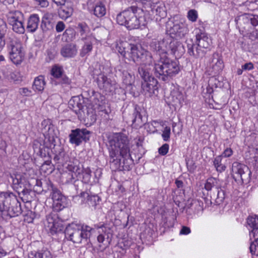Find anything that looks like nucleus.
I'll return each mask as SVG.
<instances>
[{"mask_svg": "<svg viewBox=\"0 0 258 258\" xmlns=\"http://www.w3.org/2000/svg\"><path fill=\"white\" fill-rule=\"evenodd\" d=\"M77 29L81 36L82 40L97 39L95 36L91 33L89 27L85 22L79 23L77 25Z\"/></svg>", "mask_w": 258, "mask_h": 258, "instance_id": "obj_21", "label": "nucleus"}, {"mask_svg": "<svg viewBox=\"0 0 258 258\" xmlns=\"http://www.w3.org/2000/svg\"><path fill=\"white\" fill-rule=\"evenodd\" d=\"M256 246L257 244L255 242V240L251 243V244L250 245V251L251 253L252 254H255L256 249Z\"/></svg>", "mask_w": 258, "mask_h": 258, "instance_id": "obj_63", "label": "nucleus"}, {"mask_svg": "<svg viewBox=\"0 0 258 258\" xmlns=\"http://www.w3.org/2000/svg\"><path fill=\"white\" fill-rule=\"evenodd\" d=\"M7 48L10 59L16 64L22 62L24 57V52L22 51V44L16 39H10L7 43Z\"/></svg>", "mask_w": 258, "mask_h": 258, "instance_id": "obj_9", "label": "nucleus"}, {"mask_svg": "<svg viewBox=\"0 0 258 258\" xmlns=\"http://www.w3.org/2000/svg\"><path fill=\"white\" fill-rule=\"evenodd\" d=\"M247 225L252 228L249 231L250 235L252 234L253 237L258 235V216L256 215L249 216L247 218Z\"/></svg>", "mask_w": 258, "mask_h": 258, "instance_id": "obj_29", "label": "nucleus"}, {"mask_svg": "<svg viewBox=\"0 0 258 258\" xmlns=\"http://www.w3.org/2000/svg\"><path fill=\"white\" fill-rule=\"evenodd\" d=\"M95 40V39H88L83 40L84 42V44L83 46L82 49H81L80 52V55L81 57H83L85 56L86 55H88L89 53L92 50V43Z\"/></svg>", "mask_w": 258, "mask_h": 258, "instance_id": "obj_33", "label": "nucleus"}, {"mask_svg": "<svg viewBox=\"0 0 258 258\" xmlns=\"http://www.w3.org/2000/svg\"><path fill=\"white\" fill-rule=\"evenodd\" d=\"M123 83L126 86V88L128 87L130 89H132V84L134 82V78L127 72L123 73L122 77Z\"/></svg>", "mask_w": 258, "mask_h": 258, "instance_id": "obj_44", "label": "nucleus"}, {"mask_svg": "<svg viewBox=\"0 0 258 258\" xmlns=\"http://www.w3.org/2000/svg\"><path fill=\"white\" fill-rule=\"evenodd\" d=\"M110 166L114 170L129 171L133 166L129 141L122 133H115L107 137Z\"/></svg>", "mask_w": 258, "mask_h": 258, "instance_id": "obj_1", "label": "nucleus"}, {"mask_svg": "<svg viewBox=\"0 0 258 258\" xmlns=\"http://www.w3.org/2000/svg\"><path fill=\"white\" fill-rule=\"evenodd\" d=\"M7 29L6 23L3 19L0 18V34H5Z\"/></svg>", "mask_w": 258, "mask_h": 258, "instance_id": "obj_55", "label": "nucleus"}, {"mask_svg": "<svg viewBox=\"0 0 258 258\" xmlns=\"http://www.w3.org/2000/svg\"><path fill=\"white\" fill-rule=\"evenodd\" d=\"M116 20L117 24L125 26L128 30L138 29L145 25L143 10L136 6L129 7L120 12L117 15Z\"/></svg>", "mask_w": 258, "mask_h": 258, "instance_id": "obj_4", "label": "nucleus"}, {"mask_svg": "<svg viewBox=\"0 0 258 258\" xmlns=\"http://www.w3.org/2000/svg\"><path fill=\"white\" fill-rule=\"evenodd\" d=\"M73 12V9L71 7H64L59 11V15L62 18H68Z\"/></svg>", "mask_w": 258, "mask_h": 258, "instance_id": "obj_47", "label": "nucleus"}, {"mask_svg": "<svg viewBox=\"0 0 258 258\" xmlns=\"http://www.w3.org/2000/svg\"><path fill=\"white\" fill-rule=\"evenodd\" d=\"M169 145L167 144H163L161 147L159 148V153L161 155H165L168 152Z\"/></svg>", "mask_w": 258, "mask_h": 258, "instance_id": "obj_53", "label": "nucleus"}, {"mask_svg": "<svg viewBox=\"0 0 258 258\" xmlns=\"http://www.w3.org/2000/svg\"><path fill=\"white\" fill-rule=\"evenodd\" d=\"M94 14L97 17L101 18L106 14V8L102 3L97 4L94 9Z\"/></svg>", "mask_w": 258, "mask_h": 258, "instance_id": "obj_43", "label": "nucleus"}, {"mask_svg": "<svg viewBox=\"0 0 258 258\" xmlns=\"http://www.w3.org/2000/svg\"><path fill=\"white\" fill-rule=\"evenodd\" d=\"M132 122L133 124L138 126H141L143 124L142 120V116L140 112L135 108L131 116Z\"/></svg>", "mask_w": 258, "mask_h": 258, "instance_id": "obj_38", "label": "nucleus"}, {"mask_svg": "<svg viewBox=\"0 0 258 258\" xmlns=\"http://www.w3.org/2000/svg\"><path fill=\"white\" fill-rule=\"evenodd\" d=\"M232 154L233 151L232 150V149L231 148H227L224 150L222 155H221L220 156H222V158L223 157H229L232 155Z\"/></svg>", "mask_w": 258, "mask_h": 258, "instance_id": "obj_56", "label": "nucleus"}, {"mask_svg": "<svg viewBox=\"0 0 258 258\" xmlns=\"http://www.w3.org/2000/svg\"><path fill=\"white\" fill-rule=\"evenodd\" d=\"M221 186L219 183L217 179L213 177L209 178L205 184V188L211 194L218 190Z\"/></svg>", "mask_w": 258, "mask_h": 258, "instance_id": "obj_30", "label": "nucleus"}, {"mask_svg": "<svg viewBox=\"0 0 258 258\" xmlns=\"http://www.w3.org/2000/svg\"><path fill=\"white\" fill-rule=\"evenodd\" d=\"M150 46L152 50L157 52L160 56L158 61L154 63V76L163 81H169L180 71L178 61L170 59L166 54L164 38L160 41H152Z\"/></svg>", "mask_w": 258, "mask_h": 258, "instance_id": "obj_2", "label": "nucleus"}, {"mask_svg": "<svg viewBox=\"0 0 258 258\" xmlns=\"http://www.w3.org/2000/svg\"><path fill=\"white\" fill-rule=\"evenodd\" d=\"M170 127L169 126H165L162 134V137L164 141H168L170 137Z\"/></svg>", "mask_w": 258, "mask_h": 258, "instance_id": "obj_52", "label": "nucleus"}, {"mask_svg": "<svg viewBox=\"0 0 258 258\" xmlns=\"http://www.w3.org/2000/svg\"><path fill=\"white\" fill-rule=\"evenodd\" d=\"M190 232V229L189 227L186 226H182L180 230V234L187 235Z\"/></svg>", "mask_w": 258, "mask_h": 258, "instance_id": "obj_62", "label": "nucleus"}, {"mask_svg": "<svg viewBox=\"0 0 258 258\" xmlns=\"http://www.w3.org/2000/svg\"><path fill=\"white\" fill-rule=\"evenodd\" d=\"M68 202L65 197H61L60 200L53 202L52 207L54 211L59 212L67 206Z\"/></svg>", "mask_w": 258, "mask_h": 258, "instance_id": "obj_36", "label": "nucleus"}, {"mask_svg": "<svg viewBox=\"0 0 258 258\" xmlns=\"http://www.w3.org/2000/svg\"><path fill=\"white\" fill-rule=\"evenodd\" d=\"M60 52L63 57H74L77 55L78 52L77 45L72 43L66 44L61 47Z\"/></svg>", "mask_w": 258, "mask_h": 258, "instance_id": "obj_23", "label": "nucleus"}, {"mask_svg": "<svg viewBox=\"0 0 258 258\" xmlns=\"http://www.w3.org/2000/svg\"><path fill=\"white\" fill-rule=\"evenodd\" d=\"M65 28V25L62 21H59L56 25V31L57 32H62Z\"/></svg>", "mask_w": 258, "mask_h": 258, "instance_id": "obj_57", "label": "nucleus"}, {"mask_svg": "<svg viewBox=\"0 0 258 258\" xmlns=\"http://www.w3.org/2000/svg\"><path fill=\"white\" fill-rule=\"evenodd\" d=\"M87 195V203L90 206L95 207L99 203L100 199L97 195H89L88 193L82 192L81 193V197H85Z\"/></svg>", "mask_w": 258, "mask_h": 258, "instance_id": "obj_40", "label": "nucleus"}, {"mask_svg": "<svg viewBox=\"0 0 258 258\" xmlns=\"http://www.w3.org/2000/svg\"><path fill=\"white\" fill-rule=\"evenodd\" d=\"M222 159L221 156H218L214 159L213 161L214 165L216 168L217 171L220 172H222L226 169V166L221 163Z\"/></svg>", "mask_w": 258, "mask_h": 258, "instance_id": "obj_45", "label": "nucleus"}, {"mask_svg": "<svg viewBox=\"0 0 258 258\" xmlns=\"http://www.w3.org/2000/svg\"><path fill=\"white\" fill-rule=\"evenodd\" d=\"M187 53L195 58H202L206 53V50L202 49L196 43L187 44Z\"/></svg>", "mask_w": 258, "mask_h": 258, "instance_id": "obj_26", "label": "nucleus"}, {"mask_svg": "<svg viewBox=\"0 0 258 258\" xmlns=\"http://www.w3.org/2000/svg\"><path fill=\"white\" fill-rule=\"evenodd\" d=\"M58 79L60 80L59 83L62 84L69 85L71 83V80L63 74Z\"/></svg>", "mask_w": 258, "mask_h": 258, "instance_id": "obj_54", "label": "nucleus"}, {"mask_svg": "<svg viewBox=\"0 0 258 258\" xmlns=\"http://www.w3.org/2000/svg\"><path fill=\"white\" fill-rule=\"evenodd\" d=\"M28 258H51L50 252L47 250L31 251Z\"/></svg>", "mask_w": 258, "mask_h": 258, "instance_id": "obj_34", "label": "nucleus"}, {"mask_svg": "<svg viewBox=\"0 0 258 258\" xmlns=\"http://www.w3.org/2000/svg\"><path fill=\"white\" fill-rule=\"evenodd\" d=\"M83 177L82 181L85 183H89L91 182V170L89 167L84 168L82 169Z\"/></svg>", "mask_w": 258, "mask_h": 258, "instance_id": "obj_46", "label": "nucleus"}, {"mask_svg": "<svg viewBox=\"0 0 258 258\" xmlns=\"http://www.w3.org/2000/svg\"><path fill=\"white\" fill-rule=\"evenodd\" d=\"M50 16V14H45L42 17L40 27L43 32L50 30L53 28V24L49 19Z\"/></svg>", "mask_w": 258, "mask_h": 258, "instance_id": "obj_32", "label": "nucleus"}, {"mask_svg": "<svg viewBox=\"0 0 258 258\" xmlns=\"http://www.w3.org/2000/svg\"><path fill=\"white\" fill-rule=\"evenodd\" d=\"M54 149V152H56L55 150ZM62 157V153L60 151H59V153L57 154L56 153H55V155L53 157V160L55 162V163H58L60 159Z\"/></svg>", "mask_w": 258, "mask_h": 258, "instance_id": "obj_61", "label": "nucleus"}, {"mask_svg": "<svg viewBox=\"0 0 258 258\" xmlns=\"http://www.w3.org/2000/svg\"><path fill=\"white\" fill-rule=\"evenodd\" d=\"M63 73L62 67L54 66L52 68L51 75L55 78L58 79Z\"/></svg>", "mask_w": 258, "mask_h": 258, "instance_id": "obj_48", "label": "nucleus"}, {"mask_svg": "<svg viewBox=\"0 0 258 258\" xmlns=\"http://www.w3.org/2000/svg\"><path fill=\"white\" fill-rule=\"evenodd\" d=\"M45 85L44 76L40 75L36 77L34 81L33 88L38 91H42Z\"/></svg>", "mask_w": 258, "mask_h": 258, "instance_id": "obj_37", "label": "nucleus"}, {"mask_svg": "<svg viewBox=\"0 0 258 258\" xmlns=\"http://www.w3.org/2000/svg\"><path fill=\"white\" fill-rule=\"evenodd\" d=\"M171 97L172 98V102L174 103L175 105L181 104L184 100L182 94L177 90H174L171 92Z\"/></svg>", "mask_w": 258, "mask_h": 258, "instance_id": "obj_42", "label": "nucleus"}, {"mask_svg": "<svg viewBox=\"0 0 258 258\" xmlns=\"http://www.w3.org/2000/svg\"><path fill=\"white\" fill-rule=\"evenodd\" d=\"M36 2L42 8H45L48 6L47 0H36Z\"/></svg>", "mask_w": 258, "mask_h": 258, "instance_id": "obj_60", "label": "nucleus"}, {"mask_svg": "<svg viewBox=\"0 0 258 258\" xmlns=\"http://www.w3.org/2000/svg\"><path fill=\"white\" fill-rule=\"evenodd\" d=\"M95 228L100 229L101 231H99L100 233L97 236V241L99 243H102L105 240V236L103 233L109 237V234H112V230L111 227L109 226L107 223L103 224L99 223L94 225Z\"/></svg>", "mask_w": 258, "mask_h": 258, "instance_id": "obj_24", "label": "nucleus"}, {"mask_svg": "<svg viewBox=\"0 0 258 258\" xmlns=\"http://www.w3.org/2000/svg\"><path fill=\"white\" fill-rule=\"evenodd\" d=\"M52 227V228L47 229L52 234L62 232L64 228L62 221L59 219H58L57 221L54 222Z\"/></svg>", "mask_w": 258, "mask_h": 258, "instance_id": "obj_39", "label": "nucleus"}, {"mask_svg": "<svg viewBox=\"0 0 258 258\" xmlns=\"http://www.w3.org/2000/svg\"><path fill=\"white\" fill-rule=\"evenodd\" d=\"M211 62L212 64V69L214 75H217L224 68L223 61L222 58L217 53H214L212 56Z\"/></svg>", "mask_w": 258, "mask_h": 258, "instance_id": "obj_25", "label": "nucleus"}, {"mask_svg": "<svg viewBox=\"0 0 258 258\" xmlns=\"http://www.w3.org/2000/svg\"><path fill=\"white\" fill-rule=\"evenodd\" d=\"M95 228L87 225H79L75 223L69 224L65 229L66 238L74 243L80 244L87 242Z\"/></svg>", "mask_w": 258, "mask_h": 258, "instance_id": "obj_6", "label": "nucleus"}, {"mask_svg": "<svg viewBox=\"0 0 258 258\" xmlns=\"http://www.w3.org/2000/svg\"><path fill=\"white\" fill-rule=\"evenodd\" d=\"M8 22L15 32L19 34H23L25 32L23 24L24 15L22 12L16 11L10 13L8 16Z\"/></svg>", "mask_w": 258, "mask_h": 258, "instance_id": "obj_14", "label": "nucleus"}, {"mask_svg": "<svg viewBox=\"0 0 258 258\" xmlns=\"http://www.w3.org/2000/svg\"><path fill=\"white\" fill-rule=\"evenodd\" d=\"M96 82L100 89L106 92H112L116 89V83L110 79L108 78L104 74H100L96 78Z\"/></svg>", "mask_w": 258, "mask_h": 258, "instance_id": "obj_17", "label": "nucleus"}, {"mask_svg": "<svg viewBox=\"0 0 258 258\" xmlns=\"http://www.w3.org/2000/svg\"><path fill=\"white\" fill-rule=\"evenodd\" d=\"M12 180V187L17 191L20 198L24 203H30L33 199L31 186L27 178L22 173H14L11 175Z\"/></svg>", "mask_w": 258, "mask_h": 258, "instance_id": "obj_7", "label": "nucleus"}, {"mask_svg": "<svg viewBox=\"0 0 258 258\" xmlns=\"http://www.w3.org/2000/svg\"><path fill=\"white\" fill-rule=\"evenodd\" d=\"M164 38V47L166 48V54L168 51L170 50L171 52L175 54L177 52H184V48L182 44L175 38L168 35Z\"/></svg>", "mask_w": 258, "mask_h": 258, "instance_id": "obj_18", "label": "nucleus"}, {"mask_svg": "<svg viewBox=\"0 0 258 258\" xmlns=\"http://www.w3.org/2000/svg\"><path fill=\"white\" fill-rule=\"evenodd\" d=\"M69 106L76 114L82 110L84 105L82 103V100L77 97H74L69 102Z\"/></svg>", "mask_w": 258, "mask_h": 258, "instance_id": "obj_31", "label": "nucleus"}, {"mask_svg": "<svg viewBox=\"0 0 258 258\" xmlns=\"http://www.w3.org/2000/svg\"><path fill=\"white\" fill-rule=\"evenodd\" d=\"M241 67L243 71H250L252 70L254 68L253 64L251 62L246 63Z\"/></svg>", "mask_w": 258, "mask_h": 258, "instance_id": "obj_58", "label": "nucleus"}, {"mask_svg": "<svg viewBox=\"0 0 258 258\" xmlns=\"http://www.w3.org/2000/svg\"><path fill=\"white\" fill-rule=\"evenodd\" d=\"M127 43L121 44V46L117 47V50L119 53L123 56L125 57V54L127 52V51H130L128 48V45L126 44Z\"/></svg>", "mask_w": 258, "mask_h": 258, "instance_id": "obj_51", "label": "nucleus"}, {"mask_svg": "<svg viewBox=\"0 0 258 258\" xmlns=\"http://www.w3.org/2000/svg\"><path fill=\"white\" fill-rule=\"evenodd\" d=\"M216 191L210 194L211 197L210 203L214 205H219L221 204L225 199V193L224 190L220 187Z\"/></svg>", "mask_w": 258, "mask_h": 258, "instance_id": "obj_27", "label": "nucleus"}, {"mask_svg": "<svg viewBox=\"0 0 258 258\" xmlns=\"http://www.w3.org/2000/svg\"><path fill=\"white\" fill-rule=\"evenodd\" d=\"M30 93L31 91L29 90V89L27 88H23L20 89V93L22 95L28 96Z\"/></svg>", "mask_w": 258, "mask_h": 258, "instance_id": "obj_64", "label": "nucleus"}, {"mask_svg": "<svg viewBox=\"0 0 258 258\" xmlns=\"http://www.w3.org/2000/svg\"><path fill=\"white\" fill-rule=\"evenodd\" d=\"M231 172L235 180H241L242 183L249 179L251 174V172L247 166L238 162L233 163Z\"/></svg>", "mask_w": 258, "mask_h": 258, "instance_id": "obj_12", "label": "nucleus"}, {"mask_svg": "<svg viewBox=\"0 0 258 258\" xmlns=\"http://www.w3.org/2000/svg\"><path fill=\"white\" fill-rule=\"evenodd\" d=\"M196 40L195 43L202 49L207 51L209 49L211 40L207 34L203 31L199 29L196 32Z\"/></svg>", "mask_w": 258, "mask_h": 258, "instance_id": "obj_20", "label": "nucleus"}, {"mask_svg": "<svg viewBox=\"0 0 258 258\" xmlns=\"http://www.w3.org/2000/svg\"><path fill=\"white\" fill-rule=\"evenodd\" d=\"M116 20L117 24L125 26L128 30L138 29L145 25L143 10L136 6L129 7L120 12L117 15Z\"/></svg>", "mask_w": 258, "mask_h": 258, "instance_id": "obj_3", "label": "nucleus"}, {"mask_svg": "<svg viewBox=\"0 0 258 258\" xmlns=\"http://www.w3.org/2000/svg\"><path fill=\"white\" fill-rule=\"evenodd\" d=\"M39 22L40 20L37 14L31 15L27 21L26 30L30 33L35 32L38 28Z\"/></svg>", "mask_w": 258, "mask_h": 258, "instance_id": "obj_28", "label": "nucleus"}, {"mask_svg": "<svg viewBox=\"0 0 258 258\" xmlns=\"http://www.w3.org/2000/svg\"><path fill=\"white\" fill-rule=\"evenodd\" d=\"M130 51L127 53L131 59L137 64L150 63L153 62L152 55L150 52L145 50L141 46L133 44H126Z\"/></svg>", "mask_w": 258, "mask_h": 258, "instance_id": "obj_8", "label": "nucleus"}, {"mask_svg": "<svg viewBox=\"0 0 258 258\" xmlns=\"http://www.w3.org/2000/svg\"><path fill=\"white\" fill-rule=\"evenodd\" d=\"M0 211L10 218L21 214V203L13 192L6 191L0 193Z\"/></svg>", "mask_w": 258, "mask_h": 258, "instance_id": "obj_5", "label": "nucleus"}, {"mask_svg": "<svg viewBox=\"0 0 258 258\" xmlns=\"http://www.w3.org/2000/svg\"><path fill=\"white\" fill-rule=\"evenodd\" d=\"M237 23L238 22L240 23L241 22L244 23H248L251 24L253 26L254 31L250 33V37L251 39H255L258 38V16L257 15H252L244 14L242 16H239L238 18L235 19Z\"/></svg>", "mask_w": 258, "mask_h": 258, "instance_id": "obj_16", "label": "nucleus"}, {"mask_svg": "<svg viewBox=\"0 0 258 258\" xmlns=\"http://www.w3.org/2000/svg\"><path fill=\"white\" fill-rule=\"evenodd\" d=\"M36 213L32 211H28L24 215V220L28 223H32L36 217Z\"/></svg>", "mask_w": 258, "mask_h": 258, "instance_id": "obj_49", "label": "nucleus"}, {"mask_svg": "<svg viewBox=\"0 0 258 258\" xmlns=\"http://www.w3.org/2000/svg\"><path fill=\"white\" fill-rule=\"evenodd\" d=\"M41 131L45 137L48 148L54 149L56 146L55 139L57 138L58 131L55 130L49 120H44L41 122Z\"/></svg>", "mask_w": 258, "mask_h": 258, "instance_id": "obj_10", "label": "nucleus"}, {"mask_svg": "<svg viewBox=\"0 0 258 258\" xmlns=\"http://www.w3.org/2000/svg\"><path fill=\"white\" fill-rule=\"evenodd\" d=\"M198 12L195 10H190L188 12L187 18L192 22H196L198 19Z\"/></svg>", "mask_w": 258, "mask_h": 258, "instance_id": "obj_50", "label": "nucleus"}, {"mask_svg": "<svg viewBox=\"0 0 258 258\" xmlns=\"http://www.w3.org/2000/svg\"><path fill=\"white\" fill-rule=\"evenodd\" d=\"M158 81L153 78L149 80L142 82V88L145 94L149 97L158 94Z\"/></svg>", "mask_w": 258, "mask_h": 258, "instance_id": "obj_19", "label": "nucleus"}, {"mask_svg": "<svg viewBox=\"0 0 258 258\" xmlns=\"http://www.w3.org/2000/svg\"><path fill=\"white\" fill-rule=\"evenodd\" d=\"M166 31L169 36L175 38H181L188 32L187 27L184 24L178 21L168 22L166 26Z\"/></svg>", "mask_w": 258, "mask_h": 258, "instance_id": "obj_11", "label": "nucleus"}, {"mask_svg": "<svg viewBox=\"0 0 258 258\" xmlns=\"http://www.w3.org/2000/svg\"><path fill=\"white\" fill-rule=\"evenodd\" d=\"M91 132L86 128L72 130L69 135L70 142L76 146H79L84 141L87 142L90 140Z\"/></svg>", "mask_w": 258, "mask_h": 258, "instance_id": "obj_15", "label": "nucleus"}, {"mask_svg": "<svg viewBox=\"0 0 258 258\" xmlns=\"http://www.w3.org/2000/svg\"><path fill=\"white\" fill-rule=\"evenodd\" d=\"M59 219L58 216L54 213H51L46 216L44 224L46 228H52L54 222Z\"/></svg>", "mask_w": 258, "mask_h": 258, "instance_id": "obj_41", "label": "nucleus"}, {"mask_svg": "<svg viewBox=\"0 0 258 258\" xmlns=\"http://www.w3.org/2000/svg\"><path fill=\"white\" fill-rule=\"evenodd\" d=\"M153 62L154 61L150 63L144 62L140 64V66L138 68V74L140 77L143 80V82L154 78L152 76L150 72L151 67L153 66Z\"/></svg>", "mask_w": 258, "mask_h": 258, "instance_id": "obj_22", "label": "nucleus"}, {"mask_svg": "<svg viewBox=\"0 0 258 258\" xmlns=\"http://www.w3.org/2000/svg\"><path fill=\"white\" fill-rule=\"evenodd\" d=\"M49 182V185L48 187V190L51 191V195L52 199L53 200V202H54L56 201H58L59 199L60 200L61 197H64L56 187H55L50 181Z\"/></svg>", "mask_w": 258, "mask_h": 258, "instance_id": "obj_35", "label": "nucleus"}, {"mask_svg": "<svg viewBox=\"0 0 258 258\" xmlns=\"http://www.w3.org/2000/svg\"><path fill=\"white\" fill-rule=\"evenodd\" d=\"M83 170L82 168L75 163L69 164L61 174V178L66 183H73L77 180L79 176L81 175Z\"/></svg>", "mask_w": 258, "mask_h": 258, "instance_id": "obj_13", "label": "nucleus"}, {"mask_svg": "<svg viewBox=\"0 0 258 258\" xmlns=\"http://www.w3.org/2000/svg\"><path fill=\"white\" fill-rule=\"evenodd\" d=\"M39 155L42 158L47 157V155H48L47 156H49L48 152L46 151L45 149L44 148L39 149Z\"/></svg>", "mask_w": 258, "mask_h": 258, "instance_id": "obj_59", "label": "nucleus"}]
</instances>
